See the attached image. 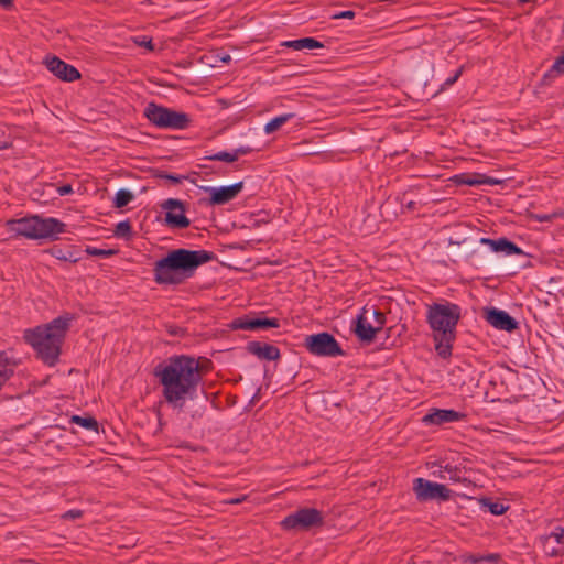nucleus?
<instances>
[{
	"label": "nucleus",
	"instance_id": "cd10ccee",
	"mask_svg": "<svg viewBox=\"0 0 564 564\" xmlns=\"http://www.w3.org/2000/svg\"><path fill=\"white\" fill-rule=\"evenodd\" d=\"M113 234L118 238L129 240L132 237V227L129 220H123L117 224Z\"/></svg>",
	"mask_w": 564,
	"mask_h": 564
},
{
	"label": "nucleus",
	"instance_id": "f8f14e48",
	"mask_svg": "<svg viewBox=\"0 0 564 564\" xmlns=\"http://www.w3.org/2000/svg\"><path fill=\"white\" fill-rule=\"evenodd\" d=\"M229 327L234 330L246 329V330H260L269 328L280 327V321L278 318H270L265 316H241L232 319Z\"/></svg>",
	"mask_w": 564,
	"mask_h": 564
},
{
	"label": "nucleus",
	"instance_id": "f3484780",
	"mask_svg": "<svg viewBox=\"0 0 564 564\" xmlns=\"http://www.w3.org/2000/svg\"><path fill=\"white\" fill-rule=\"evenodd\" d=\"M246 349L261 360L274 361L281 358L280 349L267 343L252 340L247 344Z\"/></svg>",
	"mask_w": 564,
	"mask_h": 564
},
{
	"label": "nucleus",
	"instance_id": "6e6552de",
	"mask_svg": "<svg viewBox=\"0 0 564 564\" xmlns=\"http://www.w3.org/2000/svg\"><path fill=\"white\" fill-rule=\"evenodd\" d=\"M323 524V513L315 508H301L286 516L281 522L282 528L285 530L301 531H307L312 528L322 527Z\"/></svg>",
	"mask_w": 564,
	"mask_h": 564
},
{
	"label": "nucleus",
	"instance_id": "f257e3e1",
	"mask_svg": "<svg viewBox=\"0 0 564 564\" xmlns=\"http://www.w3.org/2000/svg\"><path fill=\"white\" fill-rule=\"evenodd\" d=\"M212 369L213 361L207 357L174 355L155 366L153 375L159 379L162 394L172 409L185 412L187 401H197L192 409H187L191 419L196 421L204 416L207 401L204 390L199 400L198 387L203 376Z\"/></svg>",
	"mask_w": 564,
	"mask_h": 564
},
{
	"label": "nucleus",
	"instance_id": "c9c22d12",
	"mask_svg": "<svg viewBox=\"0 0 564 564\" xmlns=\"http://www.w3.org/2000/svg\"><path fill=\"white\" fill-rule=\"evenodd\" d=\"M254 149L249 147V145H241V147H238L236 149H234V154L236 155V160L239 159V156L241 155H247L249 153H251Z\"/></svg>",
	"mask_w": 564,
	"mask_h": 564
},
{
	"label": "nucleus",
	"instance_id": "a18cd8bd",
	"mask_svg": "<svg viewBox=\"0 0 564 564\" xmlns=\"http://www.w3.org/2000/svg\"><path fill=\"white\" fill-rule=\"evenodd\" d=\"M549 549H557V544L553 545V543L549 544Z\"/></svg>",
	"mask_w": 564,
	"mask_h": 564
},
{
	"label": "nucleus",
	"instance_id": "58836bf2",
	"mask_svg": "<svg viewBox=\"0 0 564 564\" xmlns=\"http://www.w3.org/2000/svg\"><path fill=\"white\" fill-rule=\"evenodd\" d=\"M462 74H463V67L458 68V69L456 70V73H455L452 77H448V78L445 80L444 85H446V86H451V85H453L454 83H456V82H457V79L460 77V75H462Z\"/></svg>",
	"mask_w": 564,
	"mask_h": 564
},
{
	"label": "nucleus",
	"instance_id": "1a4fd4ad",
	"mask_svg": "<svg viewBox=\"0 0 564 564\" xmlns=\"http://www.w3.org/2000/svg\"><path fill=\"white\" fill-rule=\"evenodd\" d=\"M165 210L164 224L172 229H185L189 227L191 220L185 215L186 203L177 198H167L161 203Z\"/></svg>",
	"mask_w": 564,
	"mask_h": 564
},
{
	"label": "nucleus",
	"instance_id": "6ab92c4d",
	"mask_svg": "<svg viewBox=\"0 0 564 564\" xmlns=\"http://www.w3.org/2000/svg\"><path fill=\"white\" fill-rule=\"evenodd\" d=\"M481 245L489 246L494 252H502L505 254H524L523 250L517 246L513 241L506 237L499 239L480 238Z\"/></svg>",
	"mask_w": 564,
	"mask_h": 564
},
{
	"label": "nucleus",
	"instance_id": "2f4dec72",
	"mask_svg": "<svg viewBox=\"0 0 564 564\" xmlns=\"http://www.w3.org/2000/svg\"><path fill=\"white\" fill-rule=\"evenodd\" d=\"M165 329L169 335L175 336V337H184L187 334L185 328L174 325V324H167L165 326Z\"/></svg>",
	"mask_w": 564,
	"mask_h": 564
},
{
	"label": "nucleus",
	"instance_id": "423d86ee",
	"mask_svg": "<svg viewBox=\"0 0 564 564\" xmlns=\"http://www.w3.org/2000/svg\"><path fill=\"white\" fill-rule=\"evenodd\" d=\"M143 116L159 129L185 130L192 122L189 115L186 112L159 105L154 101L145 106Z\"/></svg>",
	"mask_w": 564,
	"mask_h": 564
},
{
	"label": "nucleus",
	"instance_id": "4c0bfd02",
	"mask_svg": "<svg viewBox=\"0 0 564 564\" xmlns=\"http://www.w3.org/2000/svg\"><path fill=\"white\" fill-rule=\"evenodd\" d=\"M73 192H74L73 186L70 184H64V185L57 187V193L59 196L69 195Z\"/></svg>",
	"mask_w": 564,
	"mask_h": 564
},
{
	"label": "nucleus",
	"instance_id": "5701e85b",
	"mask_svg": "<svg viewBox=\"0 0 564 564\" xmlns=\"http://www.w3.org/2000/svg\"><path fill=\"white\" fill-rule=\"evenodd\" d=\"M296 117V113L294 112H288L283 113L281 116L272 118L270 121H268L264 126V132L267 134H271L275 131H278L284 123H286L290 119Z\"/></svg>",
	"mask_w": 564,
	"mask_h": 564
},
{
	"label": "nucleus",
	"instance_id": "9d476101",
	"mask_svg": "<svg viewBox=\"0 0 564 564\" xmlns=\"http://www.w3.org/2000/svg\"><path fill=\"white\" fill-rule=\"evenodd\" d=\"M413 490L419 501H447L452 495V491L445 485L424 478H416L414 480Z\"/></svg>",
	"mask_w": 564,
	"mask_h": 564
},
{
	"label": "nucleus",
	"instance_id": "f704fd0d",
	"mask_svg": "<svg viewBox=\"0 0 564 564\" xmlns=\"http://www.w3.org/2000/svg\"><path fill=\"white\" fill-rule=\"evenodd\" d=\"M356 15L355 11L352 10H346V11H340V12H337V13H334L330 18L333 20H339V19H354Z\"/></svg>",
	"mask_w": 564,
	"mask_h": 564
},
{
	"label": "nucleus",
	"instance_id": "b1692460",
	"mask_svg": "<svg viewBox=\"0 0 564 564\" xmlns=\"http://www.w3.org/2000/svg\"><path fill=\"white\" fill-rule=\"evenodd\" d=\"M151 174L154 178L164 180L172 185H177L181 184L183 181L188 180L187 175L173 174L160 169L151 170Z\"/></svg>",
	"mask_w": 564,
	"mask_h": 564
},
{
	"label": "nucleus",
	"instance_id": "412c9836",
	"mask_svg": "<svg viewBox=\"0 0 564 564\" xmlns=\"http://www.w3.org/2000/svg\"><path fill=\"white\" fill-rule=\"evenodd\" d=\"M281 46L292 48L294 51L323 48L325 45L314 37H301L297 40H289L281 43Z\"/></svg>",
	"mask_w": 564,
	"mask_h": 564
},
{
	"label": "nucleus",
	"instance_id": "4be33fe9",
	"mask_svg": "<svg viewBox=\"0 0 564 564\" xmlns=\"http://www.w3.org/2000/svg\"><path fill=\"white\" fill-rule=\"evenodd\" d=\"M50 253L61 261H69L72 263L78 262L82 258L73 247L68 249H62L59 247H53L50 249Z\"/></svg>",
	"mask_w": 564,
	"mask_h": 564
},
{
	"label": "nucleus",
	"instance_id": "4468645a",
	"mask_svg": "<svg viewBox=\"0 0 564 564\" xmlns=\"http://www.w3.org/2000/svg\"><path fill=\"white\" fill-rule=\"evenodd\" d=\"M352 332L359 341L371 344L380 329L376 327L368 316V308L365 306L354 321Z\"/></svg>",
	"mask_w": 564,
	"mask_h": 564
},
{
	"label": "nucleus",
	"instance_id": "7ed1b4c3",
	"mask_svg": "<svg viewBox=\"0 0 564 564\" xmlns=\"http://www.w3.org/2000/svg\"><path fill=\"white\" fill-rule=\"evenodd\" d=\"M74 319V314L64 313L50 323L24 332L25 341L33 347L36 357L46 366L53 367L58 362L62 346Z\"/></svg>",
	"mask_w": 564,
	"mask_h": 564
},
{
	"label": "nucleus",
	"instance_id": "7c9ffc66",
	"mask_svg": "<svg viewBox=\"0 0 564 564\" xmlns=\"http://www.w3.org/2000/svg\"><path fill=\"white\" fill-rule=\"evenodd\" d=\"M205 159L210 160V161H224L227 163H232V162L237 161L236 155L234 154V151L232 152L219 151L217 153L206 156Z\"/></svg>",
	"mask_w": 564,
	"mask_h": 564
},
{
	"label": "nucleus",
	"instance_id": "20e7f679",
	"mask_svg": "<svg viewBox=\"0 0 564 564\" xmlns=\"http://www.w3.org/2000/svg\"><path fill=\"white\" fill-rule=\"evenodd\" d=\"M460 318L462 307L456 303L443 300L427 305L426 322L433 330L435 350L443 359L452 356L456 326Z\"/></svg>",
	"mask_w": 564,
	"mask_h": 564
},
{
	"label": "nucleus",
	"instance_id": "a878e982",
	"mask_svg": "<svg viewBox=\"0 0 564 564\" xmlns=\"http://www.w3.org/2000/svg\"><path fill=\"white\" fill-rule=\"evenodd\" d=\"M134 199V194L127 188H120L115 194L113 206L116 208H123Z\"/></svg>",
	"mask_w": 564,
	"mask_h": 564
},
{
	"label": "nucleus",
	"instance_id": "39448f33",
	"mask_svg": "<svg viewBox=\"0 0 564 564\" xmlns=\"http://www.w3.org/2000/svg\"><path fill=\"white\" fill-rule=\"evenodd\" d=\"M7 228L14 236H21L32 240H55L58 234L65 232L66 224L54 217L29 215L8 220Z\"/></svg>",
	"mask_w": 564,
	"mask_h": 564
},
{
	"label": "nucleus",
	"instance_id": "c85d7f7f",
	"mask_svg": "<svg viewBox=\"0 0 564 564\" xmlns=\"http://www.w3.org/2000/svg\"><path fill=\"white\" fill-rule=\"evenodd\" d=\"M85 252L93 257L109 258L118 253L117 249H100L93 246H87Z\"/></svg>",
	"mask_w": 564,
	"mask_h": 564
},
{
	"label": "nucleus",
	"instance_id": "dca6fc26",
	"mask_svg": "<svg viewBox=\"0 0 564 564\" xmlns=\"http://www.w3.org/2000/svg\"><path fill=\"white\" fill-rule=\"evenodd\" d=\"M466 417L463 412L453 409H432L422 419L426 425H442L444 423L458 422Z\"/></svg>",
	"mask_w": 564,
	"mask_h": 564
},
{
	"label": "nucleus",
	"instance_id": "e433bc0d",
	"mask_svg": "<svg viewBox=\"0 0 564 564\" xmlns=\"http://www.w3.org/2000/svg\"><path fill=\"white\" fill-rule=\"evenodd\" d=\"M83 516V511L82 510H78V509H72V510H68L66 511L64 514H63V518L64 519H78Z\"/></svg>",
	"mask_w": 564,
	"mask_h": 564
},
{
	"label": "nucleus",
	"instance_id": "79ce46f5",
	"mask_svg": "<svg viewBox=\"0 0 564 564\" xmlns=\"http://www.w3.org/2000/svg\"><path fill=\"white\" fill-rule=\"evenodd\" d=\"M404 205L408 209L413 210V209H415L416 203L414 200H409V202L404 203Z\"/></svg>",
	"mask_w": 564,
	"mask_h": 564
},
{
	"label": "nucleus",
	"instance_id": "49530a36",
	"mask_svg": "<svg viewBox=\"0 0 564 564\" xmlns=\"http://www.w3.org/2000/svg\"><path fill=\"white\" fill-rule=\"evenodd\" d=\"M6 148H7V144H6V143L0 144V150H1V149H6Z\"/></svg>",
	"mask_w": 564,
	"mask_h": 564
},
{
	"label": "nucleus",
	"instance_id": "ddd939ff",
	"mask_svg": "<svg viewBox=\"0 0 564 564\" xmlns=\"http://www.w3.org/2000/svg\"><path fill=\"white\" fill-rule=\"evenodd\" d=\"M46 68L63 82H75L80 78L79 70L57 56H47L44 59Z\"/></svg>",
	"mask_w": 564,
	"mask_h": 564
},
{
	"label": "nucleus",
	"instance_id": "9b49d317",
	"mask_svg": "<svg viewBox=\"0 0 564 564\" xmlns=\"http://www.w3.org/2000/svg\"><path fill=\"white\" fill-rule=\"evenodd\" d=\"M204 192L209 194L208 199H200V204H207L212 206H219L229 203L230 200L235 199L239 193L243 188V182H236L230 185H225L220 187H212V186H205L202 187Z\"/></svg>",
	"mask_w": 564,
	"mask_h": 564
},
{
	"label": "nucleus",
	"instance_id": "37998d69",
	"mask_svg": "<svg viewBox=\"0 0 564 564\" xmlns=\"http://www.w3.org/2000/svg\"><path fill=\"white\" fill-rule=\"evenodd\" d=\"M243 500H245V497H241V498L231 499L229 502L230 503H240Z\"/></svg>",
	"mask_w": 564,
	"mask_h": 564
},
{
	"label": "nucleus",
	"instance_id": "a19ab883",
	"mask_svg": "<svg viewBox=\"0 0 564 564\" xmlns=\"http://www.w3.org/2000/svg\"><path fill=\"white\" fill-rule=\"evenodd\" d=\"M554 215H538L536 219L539 221H550Z\"/></svg>",
	"mask_w": 564,
	"mask_h": 564
},
{
	"label": "nucleus",
	"instance_id": "0eeeda50",
	"mask_svg": "<svg viewBox=\"0 0 564 564\" xmlns=\"http://www.w3.org/2000/svg\"><path fill=\"white\" fill-rule=\"evenodd\" d=\"M303 346L314 356L337 357L346 355L337 339L327 332L305 336Z\"/></svg>",
	"mask_w": 564,
	"mask_h": 564
},
{
	"label": "nucleus",
	"instance_id": "2eb2a0df",
	"mask_svg": "<svg viewBox=\"0 0 564 564\" xmlns=\"http://www.w3.org/2000/svg\"><path fill=\"white\" fill-rule=\"evenodd\" d=\"M487 322L497 329L513 332L519 327V323L506 311L490 307L486 310L485 315Z\"/></svg>",
	"mask_w": 564,
	"mask_h": 564
},
{
	"label": "nucleus",
	"instance_id": "aec40b11",
	"mask_svg": "<svg viewBox=\"0 0 564 564\" xmlns=\"http://www.w3.org/2000/svg\"><path fill=\"white\" fill-rule=\"evenodd\" d=\"M454 181L457 184H464L468 186H478V185H498L501 184L502 181L487 176L486 174L473 173V174H458L454 176Z\"/></svg>",
	"mask_w": 564,
	"mask_h": 564
},
{
	"label": "nucleus",
	"instance_id": "393cba45",
	"mask_svg": "<svg viewBox=\"0 0 564 564\" xmlns=\"http://www.w3.org/2000/svg\"><path fill=\"white\" fill-rule=\"evenodd\" d=\"M479 502L482 507L487 508L488 511L494 516H501L508 509L509 506H505L500 501H494L491 498L482 497Z\"/></svg>",
	"mask_w": 564,
	"mask_h": 564
},
{
	"label": "nucleus",
	"instance_id": "473e14b6",
	"mask_svg": "<svg viewBox=\"0 0 564 564\" xmlns=\"http://www.w3.org/2000/svg\"><path fill=\"white\" fill-rule=\"evenodd\" d=\"M500 560V555L497 554V553H490L486 556H482V557H475V556H471L470 557V561L473 563H479L481 561H487V562H491V563H497L498 561Z\"/></svg>",
	"mask_w": 564,
	"mask_h": 564
},
{
	"label": "nucleus",
	"instance_id": "de8ad7c7",
	"mask_svg": "<svg viewBox=\"0 0 564 564\" xmlns=\"http://www.w3.org/2000/svg\"><path fill=\"white\" fill-rule=\"evenodd\" d=\"M560 293H562L564 295V291L563 290H558Z\"/></svg>",
	"mask_w": 564,
	"mask_h": 564
},
{
	"label": "nucleus",
	"instance_id": "a211bd4d",
	"mask_svg": "<svg viewBox=\"0 0 564 564\" xmlns=\"http://www.w3.org/2000/svg\"><path fill=\"white\" fill-rule=\"evenodd\" d=\"M543 550L549 556H560L564 549V528L556 527L553 532L542 539Z\"/></svg>",
	"mask_w": 564,
	"mask_h": 564
},
{
	"label": "nucleus",
	"instance_id": "c756f323",
	"mask_svg": "<svg viewBox=\"0 0 564 564\" xmlns=\"http://www.w3.org/2000/svg\"><path fill=\"white\" fill-rule=\"evenodd\" d=\"M368 316H369V319L372 318L376 327H378L380 330L382 329V327L384 326L386 322H387V317H386V314L379 310H376V308H368Z\"/></svg>",
	"mask_w": 564,
	"mask_h": 564
},
{
	"label": "nucleus",
	"instance_id": "72a5a7b5",
	"mask_svg": "<svg viewBox=\"0 0 564 564\" xmlns=\"http://www.w3.org/2000/svg\"><path fill=\"white\" fill-rule=\"evenodd\" d=\"M134 42L139 46L147 47L149 51H153L154 50V45L152 43V39H148L147 36H141V40H140V37H135Z\"/></svg>",
	"mask_w": 564,
	"mask_h": 564
},
{
	"label": "nucleus",
	"instance_id": "f03ea898",
	"mask_svg": "<svg viewBox=\"0 0 564 564\" xmlns=\"http://www.w3.org/2000/svg\"><path fill=\"white\" fill-rule=\"evenodd\" d=\"M216 259L208 250L173 249L155 261L154 281L159 285H180L194 276L196 270Z\"/></svg>",
	"mask_w": 564,
	"mask_h": 564
},
{
	"label": "nucleus",
	"instance_id": "c03bdc74",
	"mask_svg": "<svg viewBox=\"0 0 564 564\" xmlns=\"http://www.w3.org/2000/svg\"><path fill=\"white\" fill-rule=\"evenodd\" d=\"M231 58L229 55H226L225 57L221 58L223 62H229Z\"/></svg>",
	"mask_w": 564,
	"mask_h": 564
},
{
	"label": "nucleus",
	"instance_id": "ea45409f",
	"mask_svg": "<svg viewBox=\"0 0 564 564\" xmlns=\"http://www.w3.org/2000/svg\"><path fill=\"white\" fill-rule=\"evenodd\" d=\"M0 6L3 9H9L13 6V0H0Z\"/></svg>",
	"mask_w": 564,
	"mask_h": 564
},
{
	"label": "nucleus",
	"instance_id": "bb28decb",
	"mask_svg": "<svg viewBox=\"0 0 564 564\" xmlns=\"http://www.w3.org/2000/svg\"><path fill=\"white\" fill-rule=\"evenodd\" d=\"M70 422L86 430L98 432L99 423L93 416L73 415Z\"/></svg>",
	"mask_w": 564,
	"mask_h": 564
}]
</instances>
